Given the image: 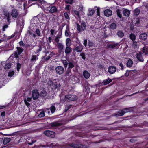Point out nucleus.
I'll list each match as a JSON object with an SVG mask.
<instances>
[{
    "label": "nucleus",
    "mask_w": 148,
    "mask_h": 148,
    "mask_svg": "<svg viewBox=\"0 0 148 148\" xmlns=\"http://www.w3.org/2000/svg\"><path fill=\"white\" fill-rule=\"evenodd\" d=\"M47 84L49 86H50L52 89H58L60 87V85L57 84L55 80H53V81H52L51 80H49L47 82Z\"/></svg>",
    "instance_id": "obj_1"
},
{
    "label": "nucleus",
    "mask_w": 148,
    "mask_h": 148,
    "mask_svg": "<svg viewBox=\"0 0 148 148\" xmlns=\"http://www.w3.org/2000/svg\"><path fill=\"white\" fill-rule=\"evenodd\" d=\"M45 11L47 13H55L58 11L57 8L56 6L50 5L47 7L45 9Z\"/></svg>",
    "instance_id": "obj_2"
},
{
    "label": "nucleus",
    "mask_w": 148,
    "mask_h": 148,
    "mask_svg": "<svg viewBox=\"0 0 148 148\" xmlns=\"http://www.w3.org/2000/svg\"><path fill=\"white\" fill-rule=\"evenodd\" d=\"M77 29L79 32L84 30L86 29L85 23L84 21H82L79 24H77Z\"/></svg>",
    "instance_id": "obj_3"
},
{
    "label": "nucleus",
    "mask_w": 148,
    "mask_h": 148,
    "mask_svg": "<svg viewBox=\"0 0 148 148\" xmlns=\"http://www.w3.org/2000/svg\"><path fill=\"white\" fill-rule=\"evenodd\" d=\"M44 134L46 136L51 138L54 137L55 135V133L54 132L49 130L44 131Z\"/></svg>",
    "instance_id": "obj_4"
},
{
    "label": "nucleus",
    "mask_w": 148,
    "mask_h": 148,
    "mask_svg": "<svg viewBox=\"0 0 148 148\" xmlns=\"http://www.w3.org/2000/svg\"><path fill=\"white\" fill-rule=\"evenodd\" d=\"M11 14L12 18H17L19 15V13L17 10L13 9L11 10Z\"/></svg>",
    "instance_id": "obj_5"
},
{
    "label": "nucleus",
    "mask_w": 148,
    "mask_h": 148,
    "mask_svg": "<svg viewBox=\"0 0 148 148\" xmlns=\"http://www.w3.org/2000/svg\"><path fill=\"white\" fill-rule=\"evenodd\" d=\"M66 95V99L67 101L69 100L74 101L77 99V97L74 95Z\"/></svg>",
    "instance_id": "obj_6"
},
{
    "label": "nucleus",
    "mask_w": 148,
    "mask_h": 148,
    "mask_svg": "<svg viewBox=\"0 0 148 148\" xmlns=\"http://www.w3.org/2000/svg\"><path fill=\"white\" fill-rule=\"evenodd\" d=\"M83 49V46L79 42V45L73 49L74 51L76 52H80Z\"/></svg>",
    "instance_id": "obj_7"
},
{
    "label": "nucleus",
    "mask_w": 148,
    "mask_h": 148,
    "mask_svg": "<svg viewBox=\"0 0 148 148\" xmlns=\"http://www.w3.org/2000/svg\"><path fill=\"white\" fill-rule=\"evenodd\" d=\"M55 70L56 73L59 75L62 74L64 71L63 67L60 66H57Z\"/></svg>",
    "instance_id": "obj_8"
},
{
    "label": "nucleus",
    "mask_w": 148,
    "mask_h": 148,
    "mask_svg": "<svg viewBox=\"0 0 148 148\" xmlns=\"http://www.w3.org/2000/svg\"><path fill=\"white\" fill-rule=\"evenodd\" d=\"M32 96L34 100L37 99L39 96L38 91L37 90H33L32 92Z\"/></svg>",
    "instance_id": "obj_9"
},
{
    "label": "nucleus",
    "mask_w": 148,
    "mask_h": 148,
    "mask_svg": "<svg viewBox=\"0 0 148 148\" xmlns=\"http://www.w3.org/2000/svg\"><path fill=\"white\" fill-rule=\"evenodd\" d=\"M116 68L114 66H111L109 67L108 69L109 73L110 74H113L116 72Z\"/></svg>",
    "instance_id": "obj_10"
},
{
    "label": "nucleus",
    "mask_w": 148,
    "mask_h": 148,
    "mask_svg": "<svg viewBox=\"0 0 148 148\" xmlns=\"http://www.w3.org/2000/svg\"><path fill=\"white\" fill-rule=\"evenodd\" d=\"M104 14L106 16L108 17L112 15V12L111 10L107 9L104 11Z\"/></svg>",
    "instance_id": "obj_11"
},
{
    "label": "nucleus",
    "mask_w": 148,
    "mask_h": 148,
    "mask_svg": "<svg viewBox=\"0 0 148 148\" xmlns=\"http://www.w3.org/2000/svg\"><path fill=\"white\" fill-rule=\"evenodd\" d=\"M139 37L140 39L145 40H146L147 38V35L145 33H143L139 35Z\"/></svg>",
    "instance_id": "obj_12"
},
{
    "label": "nucleus",
    "mask_w": 148,
    "mask_h": 148,
    "mask_svg": "<svg viewBox=\"0 0 148 148\" xmlns=\"http://www.w3.org/2000/svg\"><path fill=\"white\" fill-rule=\"evenodd\" d=\"M119 43H116L114 44H110L108 45V47L109 48L112 49L118 48Z\"/></svg>",
    "instance_id": "obj_13"
},
{
    "label": "nucleus",
    "mask_w": 148,
    "mask_h": 148,
    "mask_svg": "<svg viewBox=\"0 0 148 148\" xmlns=\"http://www.w3.org/2000/svg\"><path fill=\"white\" fill-rule=\"evenodd\" d=\"M60 101L63 103L66 101H67V100L66 99V95H61L60 96Z\"/></svg>",
    "instance_id": "obj_14"
},
{
    "label": "nucleus",
    "mask_w": 148,
    "mask_h": 148,
    "mask_svg": "<svg viewBox=\"0 0 148 148\" xmlns=\"http://www.w3.org/2000/svg\"><path fill=\"white\" fill-rule=\"evenodd\" d=\"M72 51V48L70 47V46H66L65 50V53L67 54H69L71 53Z\"/></svg>",
    "instance_id": "obj_15"
},
{
    "label": "nucleus",
    "mask_w": 148,
    "mask_h": 148,
    "mask_svg": "<svg viewBox=\"0 0 148 148\" xmlns=\"http://www.w3.org/2000/svg\"><path fill=\"white\" fill-rule=\"evenodd\" d=\"M79 11L80 12L81 14L82 15H84V9L83 8V6L82 5H79Z\"/></svg>",
    "instance_id": "obj_16"
},
{
    "label": "nucleus",
    "mask_w": 148,
    "mask_h": 148,
    "mask_svg": "<svg viewBox=\"0 0 148 148\" xmlns=\"http://www.w3.org/2000/svg\"><path fill=\"white\" fill-rule=\"evenodd\" d=\"M4 18H6L7 20V21L8 22H10V14L7 11L4 12Z\"/></svg>",
    "instance_id": "obj_17"
},
{
    "label": "nucleus",
    "mask_w": 148,
    "mask_h": 148,
    "mask_svg": "<svg viewBox=\"0 0 148 148\" xmlns=\"http://www.w3.org/2000/svg\"><path fill=\"white\" fill-rule=\"evenodd\" d=\"M31 100L32 98L31 97H28L24 99V101L26 106H30V104L28 102L31 101Z\"/></svg>",
    "instance_id": "obj_18"
},
{
    "label": "nucleus",
    "mask_w": 148,
    "mask_h": 148,
    "mask_svg": "<svg viewBox=\"0 0 148 148\" xmlns=\"http://www.w3.org/2000/svg\"><path fill=\"white\" fill-rule=\"evenodd\" d=\"M136 57L137 59L140 61L143 62L144 60L142 56L141 53H139L137 54Z\"/></svg>",
    "instance_id": "obj_19"
},
{
    "label": "nucleus",
    "mask_w": 148,
    "mask_h": 148,
    "mask_svg": "<svg viewBox=\"0 0 148 148\" xmlns=\"http://www.w3.org/2000/svg\"><path fill=\"white\" fill-rule=\"evenodd\" d=\"M70 145L74 148H82V145L79 144H71Z\"/></svg>",
    "instance_id": "obj_20"
},
{
    "label": "nucleus",
    "mask_w": 148,
    "mask_h": 148,
    "mask_svg": "<svg viewBox=\"0 0 148 148\" xmlns=\"http://www.w3.org/2000/svg\"><path fill=\"white\" fill-rule=\"evenodd\" d=\"M83 75L86 79L88 78L90 76V73L86 71H84L83 73Z\"/></svg>",
    "instance_id": "obj_21"
},
{
    "label": "nucleus",
    "mask_w": 148,
    "mask_h": 148,
    "mask_svg": "<svg viewBox=\"0 0 148 148\" xmlns=\"http://www.w3.org/2000/svg\"><path fill=\"white\" fill-rule=\"evenodd\" d=\"M88 13L87 14V15L88 16H92L95 13V11L92 9L89 8L88 9Z\"/></svg>",
    "instance_id": "obj_22"
},
{
    "label": "nucleus",
    "mask_w": 148,
    "mask_h": 148,
    "mask_svg": "<svg viewBox=\"0 0 148 148\" xmlns=\"http://www.w3.org/2000/svg\"><path fill=\"white\" fill-rule=\"evenodd\" d=\"M123 14L124 16H128L130 14V11L127 9H125L123 10Z\"/></svg>",
    "instance_id": "obj_23"
},
{
    "label": "nucleus",
    "mask_w": 148,
    "mask_h": 148,
    "mask_svg": "<svg viewBox=\"0 0 148 148\" xmlns=\"http://www.w3.org/2000/svg\"><path fill=\"white\" fill-rule=\"evenodd\" d=\"M112 81V79H110L109 78H108L107 79H105L103 80V84L105 85H107L111 82Z\"/></svg>",
    "instance_id": "obj_24"
},
{
    "label": "nucleus",
    "mask_w": 148,
    "mask_h": 148,
    "mask_svg": "<svg viewBox=\"0 0 148 148\" xmlns=\"http://www.w3.org/2000/svg\"><path fill=\"white\" fill-rule=\"evenodd\" d=\"M133 63V62L132 61L131 59H130L128 60L127 62V66L128 67H130L132 66Z\"/></svg>",
    "instance_id": "obj_25"
},
{
    "label": "nucleus",
    "mask_w": 148,
    "mask_h": 148,
    "mask_svg": "<svg viewBox=\"0 0 148 148\" xmlns=\"http://www.w3.org/2000/svg\"><path fill=\"white\" fill-rule=\"evenodd\" d=\"M57 46L59 50L62 51L63 49L64 48V45L60 43H57Z\"/></svg>",
    "instance_id": "obj_26"
},
{
    "label": "nucleus",
    "mask_w": 148,
    "mask_h": 148,
    "mask_svg": "<svg viewBox=\"0 0 148 148\" xmlns=\"http://www.w3.org/2000/svg\"><path fill=\"white\" fill-rule=\"evenodd\" d=\"M69 27L68 25H67L66 26V29L65 31V36L67 37L69 35Z\"/></svg>",
    "instance_id": "obj_27"
},
{
    "label": "nucleus",
    "mask_w": 148,
    "mask_h": 148,
    "mask_svg": "<svg viewBox=\"0 0 148 148\" xmlns=\"http://www.w3.org/2000/svg\"><path fill=\"white\" fill-rule=\"evenodd\" d=\"M35 48L36 49V53H38L41 51V46L40 45L38 46H36L35 47Z\"/></svg>",
    "instance_id": "obj_28"
},
{
    "label": "nucleus",
    "mask_w": 148,
    "mask_h": 148,
    "mask_svg": "<svg viewBox=\"0 0 148 148\" xmlns=\"http://www.w3.org/2000/svg\"><path fill=\"white\" fill-rule=\"evenodd\" d=\"M11 140V139L9 138H5L4 140L3 143L5 145L9 143Z\"/></svg>",
    "instance_id": "obj_29"
},
{
    "label": "nucleus",
    "mask_w": 148,
    "mask_h": 148,
    "mask_svg": "<svg viewBox=\"0 0 148 148\" xmlns=\"http://www.w3.org/2000/svg\"><path fill=\"white\" fill-rule=\"evenodd\" d=\"M140 10L137 8H136L134 11V14L136 16H137L140 13Z\"/></svg>",
    "instance_id": "obj_30"
},
{
    "label": "nucleus",
    "mask_w": 148,
    "mask_h": 148,
    "mask_svg": "<svg viewBox=\"0 0 148 148\" xmlns=\"http://www.w3.org/2000/svg\"><path fill=\"white\" fill-rule=\"evenodd\" d=\"M116 27V25L114 23H112L110 25V28L111 29H115Z\"/></svg>",
    "instance_id": "obj_31"
},
{
    "label": "nucleus",
    "mask_w": 148,
    "mask_h": 148,
    "mask_svg": "<svg viewBox=\"0 0 148 148\" xmlns=\"http://www.w3.org/2000/svg\"><path fill=\"white\" fill-rule=\"evenodd\" d=\"M117 34L118 37L120 38L123 37L124 35V34L123 32L121 31H119L117 33Z\"/></svg>",
    "instance_id": "obj_32"
},
{
    "label": "nucleus",
    "mask_w": 148,
    "mask_h": 148,
    "mask_svg": "<svg viewBox=\"0 0 148 148\" xmlns=\"http://www.w3.org/2000/svg\"><path fill=\"white\" fill-rule=\"evenodd\" d=\"M38 57L37 56L35 55H33L31 59V62L36 61L37 60Z\"/></svg>",
    "instance_id": "obj_33"
},
{
    "label": "nucleus",
    "mask_w": 148,
    "mask_h": 148,
    "mask_svg": "<svg viewBox=\"0 0 148 148\" xmlns=\"http://www.w3.org/2000/svg\"><path fill=\"white\" fill-rule=\"evenodd\" d=\"M66 46H70L71 45V40L69 38H68L66 40Z\"/></svg>",
    "instance_id": "obj_34"
},
{
    "label": "nucleus",
    "mask_w": 148,
    "mask_h": 148,
    "mask_svg": "<svg viewBox=\"0 0 148 148\" xmlns=\"http://www.w3.org/2000/svg\"><path fill=\"white\" fill-rule=\"evenodd\" d=\"M4 66V68L5 69H8L11 67V64L10 63H6Z\"/></svg>",
    "instance_id": "obj_35"
},
{
    "label": "nucleus",
    "mask_w": 148,
    "mask_h": 148,
    "mask_svg": "<svg viewBox=\"0 0 148 148\" xmlns=\"http://www.w3.org/2000/svg\"><path fill=\"white\" fill-rule=\"evenodd\" d=\"M116 12L118 16L120 18H121L122 17V14L120 10L119 9H117L116 10Z\"/></svg>",
    "instance_id": "obj_36"
},
{
    "label": "nucleus",
    "mask_w": 148,
    "mask_h": 148,
    "mask_svg": "<svg viewBox=\"0 0 148 148\" xmlns=\"http://www.w3.org/2000/svg\"><path fill=\"white\" fill-rule=\"evenodd\" d=\"M125 114V111L124 110L119 111L118 112V116H121Z\"/></svg>",
    "instance_id": "obj_37"
},
{
    "label": "nucleus",
    "mask_w": 148,
    "mask_h": 148,
    "mask_svg": "<svg viewBox=\"0 0 148 148\" xmlns=\"http://www.w3.org/2000/svg\"><path fill=\"white\" fill-rule=\"evenodd\" d=\"M130 38L132 41H134L136 39V36L134 34H131L130 35Z\"/></svg>",
    "instance_id": "obj_38"
},
{
    "label": "nucleus",
    "mask_w": 148,
    "mask_h": 148,
    "mask_svg": "<svg viewBox=\"0 0 148 148\" xmlns=\"http://www.w3.org/2000/svg\"><path fill=\"white\" fill-rule=\"evenodd\" d=\"M45 115L44 111H42L40 113L38 114V116L40 118H41L44 116Z\"/></svg>",
    "instance_id": "obj_39"
},
{
    "label": "nucleus",
    "mask_w": 148,
    "mask_h": 148,
    "mask_svg": "<svg viewBox=\"0 0 148 148\" xmlns=\"http://www.w3.org/2000/svg\"><path fill=\"white\" fill-rule=\"evenodd\" d=\"M50 108L51 112L52 113H54L56 110L55 106L53 105H52L50 107Z\"/></svg>",
    "instance_id": "obj_40"
},
{
    "label": "nucleus",
    "mask_w": 148,
    "mask_h": 148,
    "mask_svg": "<svg viewBox=\"0 0 148 148\" xmlns=\"http://www.w3.org/2000/svg\"><path fill=\"white\" fill-rule=\"evenodd\" d=\"M74 14L77 15V17L79 18V13L80 12L79 11L75 10L74 11Z\"/></svg>",
    "instance_id": "obj_41"
},
{
    "label": "nucleus",
    "mask_w": 148,
    "mask_h": 148,
    "mask_svg": "<svg viewBox=\"0 0 148 148\" xmlns=\"http://www.w3.org/2000/svg\"><path fill=\"white\" fill-rule=\"evenodd\" d=\"M35 33L37 34V35L38 36H40V30L38 29H36L35 31Z\"/></svg>",
    "instance_id": "obj_42"
},
{
    "label": "nucleus",
    "mask_w": 148,
    "mask_h": 148,
    "mask_svg": "<svg viewBox=\"0 0 148 148\" xmlns=\"http://www.w3.org/2000/svg\"><path fill=\"white\" fill-rule=\"evenodd\" d=\"M46 95V92L45 91H42L40 93V96L41 97H44Z\"/></svg>",
    "instance_id": "obj_43"
},
{
    "label": "nucleus",
    "mask_w": 148,
    "mask_h": 148,
    "mask_svg": "<svg viewBox=\"0 0 148 148\" xmlns=\"http://www.w3.org/2000/svg\"><path fill=\"white\" fill-rule=\"evenodd\" d=\"M62 62L65 67H66L67 66L68 63L66 60H64L62 61Z\"/></svg>",
    "instance_id": "obj_44"
},
{
    "label": "nucleus",
    "mask_w": 148,
    "mask_h": 148,
    "mask_svg": "<svg viewBox=\"0 0 148 148\" xmlns=\"http://www.w3.org/2000/svg\"><path fill=\"white\" fill-rule=\"evenodd\" d=\"M14 74V71H10L8 74V76L10 77L12 76Z\"/></svg>",
    "instance_id": "obj_45"
},
{
    "label": "nucleus",
    "mask_w": 148,
    "mask_h": 148,
    "mask_svg": "<svg viewBox=\"0 0 148 148\" xmlns=\"http://www.w3.org/2000/svg\"><path fill=\"white\" fill-rule=\"evenodd\" d=\"M39 2L44 7L45 6V4L46 2L44 1H41L40 0H39Z\"/></svg>",
    "instance_id": "obj_46"
},
{
    "label": "nucleus",
    "mask_w": 148,
    "mask_h": 148,
    "mask_svg": "<svg viewBox=\"0 0 148 148\" xmlns=\"http://www.w3.org/2000/svg\"><path fill=\"white\" fill-rule=\"evenodd\" d=\"M60 36H56L55 39V41L57 43H59L58 42L59 41V39L60 38Z\"/></svg>",
    "instance_id": "obj_47"
},
{
    "label": "nucleus",
    "mask_w": 148,
    "mask_h": 148,
    "mask_svg": "<svg viewBox=\"0 0 148 148\" xmlns=\"http://www.w3.org/2000/svg\"><path fill=\"white\" fill-rule=\"evenodd\" d=\"M54 55V54L53 53H52V54H50L49 56H48L47 57L45 58V60H48L51 57Z\"/></svg>",
    "instance_id": "obj_48"
},
{
    "label": "nucleus",
    "mask_w": 148,
    "mask_h": 148,
    "mask_svg": "<svg viewBox=\"0 0 148 148\" xmlns=\"http://www.w3.org/2000/svg\"><path fill=\"white\" fill-rule=\"evenodd\" d=\"M31 71L29 69L27 70L26 71L25 75H29L31 73Z\"/></svg>",
    "instance_id": "obj_49"
},
{
    "label": "nucleus",
    "mask_w": 148,
    "mask_h": 148,
    "mask_svg": "<svg viewBox=\"0 0 148 148\" xmlns=\"http://www.w3.org/2000/svg\"><path fill=\"white\" fill-rule=\"evenodd\" d=\"M93 42L90 40H88V45L89 47H93Z\"/></svg>",
    "instance_id": "obj_50"
},
{
    "label": "nucleus",
    "mask_w": 148,
    "mask_h": 148,
    "mask_svg": "<svg viewBox=\"0 0 148 148\" xmlns=\"http://www.w3.org/2000/svg\"><path fill=\"white\" fill-rule=\"evenodd\" d=\"M80 55L81 56L82 58L84 60H85L86 59L85 55L84 53L82 52L81 53Z\"/></svg>",
    "instance_id": "obj_51"
},
{
    "label": "nucleus",
    "mask_w": 148,
    "mask_h": 148,
    "mask_svg": "<svg viewBox=\"0 0 148 148\" xmlns=\"http://www.w3.org/2000/svg\"><path fill=\"white\" fill-rule=\"evenodd\" d=\"M68 65L69 67V68H72L74 66L73 64L71 62L69 63Z\"/></svg>",
    "instance_id": "obj_52"
},
{
    "label": "nucleus",
    "mask_w": 148,
    "mask_h": 148,
    "mask_svg": "<svg viewBox=\"0 0 148 148\" xmlns=\"http://www.w3.org/2000/svg\"><path fill=\"white\" fill-rule=\"evenodd\" d=\"M21 67V64L19 63H17V69L19 71Z\"/></svg>",
    "instance_id": "obj_53"
},
{
    "label": "nucleus",
    "mask_w": 148,
    "mask_h": 148,
    "mask_svg": "<svg viewBox=\"0 0 148 148\" xmlns=\"http://www.w3.org/2000/svg\"><path fill=\"white\" fill-rule=\"evenodd\" d=\"M18 50V53L19 54H20L23 51V49L20 48H17Z\"/></svg>",
    "instance_id": "obj_54"
},
{
    "label": "nucleus",
    "mask_w": 148,
    "mask_h": 148,
    "mask_svg": "<svg viewBox=\"0 0 148 148\" xmlns=\"http://www.w3.org/2000/svg\"><path fill=\"white\" fill-rule=\"evenodd\" d=\"M71 106V105H69L66 106L65 109V112L67 111L70 108Z\"/></svg>",
    "instance_id": "obj_55"
},
{
    "label": "nucleus",
    "mask_w": 148,
    "mask_h": 148,
    "mask_svg": "<svg viewBox=\"0 0 148 148\" xmlns=\"http://www.w3.org/2000/svg\"><path fill=\"white\" fill-rule=\"evenodd\" d=\"M64 16L65 18L67 19H69V17L67 13L65 12L64 13Z\"/></svg>",
    "instance_id": "obj_56"
},
{
    "label": "nucleus",
    "mask_w": 148,
    "mask_h": 148,
    "mask_svg": "<svg viewBox=\"0 0 148 148\" xmlns=\"http://www.w3.org/2000/svg\"><path fill=\"white\" fill-rule=\"evenodd\" d=\"M130 71H126L125 73V75L126 77H127L129 75V73Z\"/></svg>",
    "instance_id": "obj_57"
},
{
    "label": "nucleus",
    "mask_w": 148,
    "mask_h": 148,
    "mask_svg": "<svg viewBox=\"0 0 148 148\" xmlns=\"http://www.w3.org/2000/svg\"><path fill=\"white\" fill-rule=\"evenodd\" d=\"M8 27V25H5L3 27L2 29L3 31H5V29L7 28Z\"/></svg>",
    "instance_id": "obj_58"
},
{
    "label": "nucleus",
    "mask_w": 148,
    "mask_h": 148,
    "mask_svg": "<svg viewBox=\"0 0 148 148\" xmlns=\"http://www.w3.org/2000/svg\"><path fill=\"white\" fill-rule=\"evenodd\" d=\"M130 108H127L124 109V111H125V113L130 112Z\"/></svg>",
    "instance_id": "obj_59"
},
{
    "label": "nucleus",
    "mask_w": 148,
    "mask_h": 148,
    "mask_svg": "<svg viewBox=\"0 0 148 148\" xmlns=\"http://www.w3.org/2000/svg\"><path fill=\"white\" fill-rule=\"evenodd\" d=\"M31 141H32V143H30L29 142H28L27 143L29 144L30 145H32V144H33V143H34L35 142H36V140H31Z\"/></svg>",
    "instance_id": "obj_60"
},
{
    "label": "nucleus",
    "mask_w": 148,
    "mask_h": 148,
    "mask_svg": "<svg viewBox=\"0 0 148 148\" xmlns=\"http://www.w3.org/2000/svg\"><path fill=\"white\" fill-rule=\"evenodd\" d=\"M29 34L30 35H31L33 37H35L36 36V35H35V34H32L31 33L29 32Z\"/></svg>",
    "instance_id": "obj_61"
},
{
    "label": "nucleus",
    "mask_w": 148,
    "mask_h": 148,
    "mask_svg": "<svg viewBox=\"0 0 148 148\" xmlns=\"http://www.w3.org/2000/svg\"><path fill=\"white\" fill-rule=\"evenodd\" d=\"M87 40L86 39H85L83 43L84 45L86 47L87 45Z\"/></svg>",
    "instance_id": "obj_62"
},
{
    "label": "nucleus",
    "mask_w": 148,
    "mask_h": 148,
    "mask_svg": "<svg viewBox=\"0 0 148 148\" xmlns=\"http://www.w3.org/2000/svg\"><path fill=\"white\" fill-rule=\"evenodd\" d=\"M55 32V31L53 29H51L50 30V32L51 34L53 36L54 35V33Z\"/></svg>",
    "instance_id": "obj_63"
},
{
    "label": "nucleus",
    "mask_w": 148,
    "mask_h": 148,
    "mask_svg": "<svg viewBox=\"0 0 148 148\" xmlns=\"http://www.w3.org/2000/svg\"><path fill=\"white\" fill-rule=\"evenodd\" d=\"M3 79L2 77L0 78V85L3 83Z\"/></svg>",
    "instance_id": "obj_64"
}]
</instances>
